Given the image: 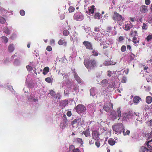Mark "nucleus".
Returning a JSON list of instances; mask_svg holds the SVG:
<instances>
[{"label": "nucleus", "instance_id": "f257e3e1", "mask_svg": "<svg viewBox=\"0 0 152 152\" xmlns=\"http://www.w3.org/2000/svg\"><path fill=\"white\" fill-rule=\"evenodd\" d=\"M84 63L86 67L90 69L94 68L96 66V61L94 59H91L88 61L87 60H84Z\"/></svg>", "mask_w": 152, "mask_h": 152}, {"label": "nucleus", "instance_id": "f03ea898", "mask_svg": "<svg viewBox=\"0 0 152 152\" xmlns=\"http://www.w3.org/2000/svg\"><path fill=\"white\" fill-rule=\"evenodd\" d=\"M124 128V126L122 123H117L113 126V129L114 131L115 132V134H121Z\"/></svg>", "mask_w": 152, "mask_h": 152}, {"label": "nucleus", "instance_id": "7ed1b4c3", "mask_svg": "<svg viewBox=\"0 0 152 152\" xmlns=\"http://www.w3.org/2000/svg\"><path fill=\"white\" fill-rule=\"evenodd\" d=\"M75 109L77 112L79 114L85 112L86 110V108L82 104L78 105Z\"/></svg>", "mask_w": 152, "mask_h": 152}, {"label": "nucleus", "instance_id": "20e7f679", "mask_svg": "<svg viewBox=\"0 0 152 152\" xmlns=\"http://www.w3.org/2000/svg\"><path fill=\"white\" fill-rule=\"evenodd\" d=\"M50 94L51 95L53 96V100L55 101V102H57L58 100L60 99L61 96L59 94H56V93L53 91L51 90L50 91Z\"/></svg>", "mask_w": 152, "mask_h": 152}, {"label": "nucleus", "instance_id": "39448f33", "mask_svg": "<svg viewBox=\"0 0 152 152\" xmlns=\"http://www.w3.org/2000/svg\"><path fill=\"white\" fill-rule=\"evenodd\" d=\"M84 124V121L83 119L81 118H77L74 120L72 122V124H76L77 125L80 126Z\"/></svg>", "mask_w": 152, "mask_h": 152}, {"label": "nucleus", "instance_id": "423d86ee", "mask_svg": "<svg viewBox=\"0 0 152 152\" xmlns=\"http://www.w3.org/2000/svg\"><path fill=\"white\" fill-rule=\"evenodd\" d=\"M73 18L75 20L80 21L84 19V16L80 13L77 12L74 15Z\"/></svg>", "mask_w": 152, "mask_h": 152}, {"label": "nucleus", "instance_id": "0eeeda50", "mask_svg": "<svg viewBox=\"0 0 152 152\" xmlns=\"http://www.w3.org/2000/svg\"><path fill=\"white\" fill-rule=\"evenodd\" d=\"M113 107V104L109 103L104 105V109L106 112H108L110 110L112 109Z\"/></svg>", "mask_w": 152, "mask_h": 152}, {"label": "nucleus", "instance_id": "6e6552de", "mask_svg": "<svg viewBox=\"0 0 152 152\" xmlns=\"http://www.w3.org/2000/svg\"><path fill=\"white\" fill-rule=\"evenodd\" d=\"M63 118L64 119L63 121L61 123L60 126V128L63 130L66 127V116L65 114H64Z\"/></svg>", "mask_w": 152, "mask_h": 152}, {"label": "nucleus", "instance_id": "1a4fd4ad", "mask_svg": "<svg viewBox=\"0 0 152 152\" xmlns=\"http://www.w3.org/2000/svg\"><path fill=\"white\" fill-rule=\"evenodd\" d=\"M113 18L115 20L119 21L122 19L121 16L118 13L116 12H114L113 15Z\"/></svg>", "mask_w": 152, "mask_h": 152}, {"label": "nucleus", "instance_id": "9d476101", "mask_svg": "<svg viewBox=\"0 0 152 152\" xmlns=\"http://www.w3.org/2000/svg\"><path fill=\"white\" fill-rule=\"evenodd\" d=\"M148 6L145 5H143L140 7V11L142 13H146L148 11Z\"/></svg>", "mask_w": 152, "mask_h": 152}, {"label": "nucleus", "instance_id": "9b49d317", "mask_svg": "<svg viewBox=\"0 0 152 152\" xmlns=\"http://www.w3.org/2000/svg\"><path fill=\"white\" fill-rule=\"evenodd\" d=\"M63 80L61 84V87L65 89L66 88V75L64 76Z\"/></svg>", "mask_w": 152, "mask_h": 152}, {"label": "nucleus", "instance_id": "f8f14e48", "mask_svg": "<svg viewBox=\"0 0 152 152\" xmlns=\"http://www.w3.org/2000/svg\"><path fill=\"white\" fill-rule=\"evenodd\" d=\"M131 116L129 113H126L123 114L122 120L123 121H127L128 120Z\"/></svg>", "mask_w": 152, "mask_h": 152}, {"label": "nucleus", "instance_id": "ddd939ff", "mask_svg": "<svg viewBox=\"0 0 152 152\" xmlns=\"http://www.w3.org/2000/svg\"><path fill=\"white\" fill-rule=\"evenodd\" d=\"M83 44L84 45L86 48L89 49H92L91 44L88 41H84L83 43Z\"/></svg>", "mask_w": 152, "mask_h": 152}, {"label": "nucleus", "instance_id": "4468645a", "mask_svg": "<svg viewBox=\"0 0 152 152\" xmlns=\"http://www.w3.org/2000/svg\"><path fill=\"white\" fill-rule=\"evenodd\" d=\"M72 72L73 73V75L74 76V77L76 80L77 82L78 83H81L82 82V80L76 73L75 70H74Z\"/></svg>", "mask_w": 152, "mask_h": 152}, {"label": "nucleus", "instance_id": "2eb2a0df", "mask_svg": "<svg viewBox=\"0 0 152 152\" xmlns=\"http://www.w3.org/2000/svg\"><path fill=\"white\" fill-rule=\"evenodd\" d=\"M151 150L150 149H148L145 147L142 146L140 148L139 151L140 152H152Z\"/></svg>", "mask_w": 152, "mask_h": 152}, {"label": "nucleus", "instance_id": "dca6fc26", "mask_svg": "<svg viewBox=\"0 0 152 152\" xmlns=\"http://www.w3.org/2000/svg\"><path fill=\"white\" fill-rule=\"evenodd\" d=\"M15 49V46L13 44H10L8 47V50L10 53L13 52Z\"/></svg>", "mask_w": 152, "mask_h": 152}, {"label": "nucleus", "instance_id": "f3484780", "mask_svg": "<svg viewBox=\"0 0 152 152\" xmlns=\"http://www.w3.org/2000/svg\"><path fill=\"white\" fill-rule=\"evenodd\" d=\"M28 100L31 102H38V99H36L34 96L30 95L28 96Z\"/></svg>", "mask_w": 152, "mask_h": 152}, {"label": "nucleus", "instance_id": "a211bd4d", "mask_svg": "<svg viewBox=\"0 0 152 152\" xmlns=\"http://www.w3.org/2000/svg\"><path fill=\"white\" fill-rule=\"evenodd\" d=\"M93 138L95 140H98L99 137V134L97 131H94L92 133Z\"/></svg>", "mask_w": 152, "mask_h": 152}, {"label": "nucleus", "instance_id": "6ab92c4d", "mask_svg": "<svg viewBox=\"0 0 152 152\" xmlns=\"http://www.w3.org/2000/svg\"><path fill=\"white\" fill-rule=\"evenodd\" d=\"M117 117L118 116L114 111L111 112L110 117L112 120H114L117 118Z\"/></svg>", "mask_w": 152, "mask_h": 152}, {"label": "nucleus", "instance_id": "aec40b11", "mask_svg": "<svg viewBox=\"0 0 152 152\" xmlns=\"http://www.w3.org/2000/svg\"><path fill=\"white\" fill-rule=\"evenodd\" d=\"M12 28L11 26L9 27H5L4 28V32L8 35L10 34V30Z\"/></svg>", "mask_w": 152, "mask_h": 152}, {"label": "nucleus", "instance_id": "412c9836", "mask_svg": "<svg viewBox=\"0 0 152 152\" xmlns=\"http://www.w3.org/2000/svg\"><path fill=\"white\" fill-rule=\"evenodd\" d=\"M65 37H63L62 38V39H60L58 41V44L59 45H62L63 44L64 42L65 43H66V42L65 40Z\"/></svg>", "mask_w": 152, "mask_h": 152}, {"label": "nucleus", "instance_id": "4be33fe9", "mask_svg": "<svg viewBox=\"0 0 152 152\" xmlns=\"http://www.w3.org/2000/svg\"><path fill=\"white\" fill-rule=\"evenodd\" d=\"M141 108L143 110L146 111L149 109V107L148 105L145 104L141 106Z\"/></svg>", "mask_w": 152, "mask_h": 152}, {"label": "nucleus", "instance_id": "5701e85b", "mask_svg": "<svg viewBox=\"0 0 152 152\" xmlns=\"http://www.w3.org/2000/svg\"><path fill=\"white\" fill-rule=\"evenodd\" d=\"M96 93V92L94 88H92L90 90V94L91 95L94 96L95 95Z\"/></svg>", "mask_w": 152, "mask_h": 152}, {"label": "nucleus", "instance_id": "b1692460", "mask_svg": "<svg viewBox=\"0 0 152 152\" xmlns=\"http://www.w3.org/2000/svg\"><path fill=\"white\" fill-rule=\"evenodd\" d=\"M152 101V97L150 96H148L146 98V102L148 104H150Z\"/></svg>", "mask_w": 152, "mask_h": 152}, {"label": "nucleus", "instance_id": "393cba45", "mask_svg": "<svg viewBox=\"0 0 152 152\" xmlns=\"http://www.w3.org/2000/svg\"><path fill=\"white\" fill-rule=\"evenodd\" d=\"M73 85V82L72 81L68 80L67 82V87L69 89H71L72 87V85Z\"/></svg>", "mask_w": 152, "mask_h": 152}, {"label": "nucleus", "instance_id": "a878e982", "mask_svg": "<svg viewBox=\"0 0 152 152\" xmlns=\"http://www.w3.org/2000/svg\"><path fill=\"white\" fill-rule=\"evenodd\" d=\"M141 100V99L139 96H136L133 98V102L134 103L137 104L139 102V101Z\"/></svg>", "mask_w": 152, "mask_h": 152}, {"label": "nucleus", "instance_id": "bb28decb", "mask_svg": "<svg viewBox=\"0 0 152 152\" xmlns=\"http://www.w3.org/2000/svg\"><path fill=\"white\" fill-rule=\"evenodd\" d=\"M94 5L91 6V7H88V10L89 13L93 14L94 12Z\"/></svg>", "mask_w": 152, "mask_h": 152}, {"label": "nucleus", "instance_id": "cd10ccee", "mask_svg": "<svg viewBox=\"0 0 152 152\" xmlns=\"http://www.w3.org/2000/svg\"><path fill=\"white\" fill-rule=\"evenodd\" d=\"M108 143L111 145H113L115 143V140L112 138L109 139L108 140Z\"/></svg>", "mask_w": 152, "mask_h": 152}, {"label": "nucleus", "instance_id": "c85d7f7f", "mask_svg": "<svg viewBox=\"0 0 152 152\" xmlns=\"http://www.w3.org/2000/svg\"><path fill=\"white\" fill-rule=\"evenodd\" d=\"M108 83V80L106 79L103 80L101 82V85L103 86H107Z\"/></svg>", "mask_w": 152, "mask_h": 152}, {"label": "nucleus", "instance_id": "c756f323", "mask_svg": "<svg viewBox=\"0 0 152 152\" xmlns=\"http://www.w3.org/2000/svg\"><path fill=\"white\" fill-rule=\"evenodd\" d=\"M49 68L48 67H46L44 68L43 69V74L44 75H45L48 73L49 72Z\"/></svg>", "mask_w": 152, "mask_h": 152}, {"label": "nucleus", "instance_id": "7c9ffc66", "mask_svg": "<svg viewBox=\"0 0 152 152\" xmlns=\"http://www.w3.org/2000/svg\"><path fill=\"white\" fill-rule=\"evenodd\" d=\"M8 12V11L5 9L1 7H0V12L2 14L7 13Z\"/></svg>", "mask_w": 152, "mask_h": 152}, {"label": "nucleus", "instance_id": "2f4dec72", "mask_svg": "<svg viewBox=\"0 0 152 152\" xmlns=\"http://www.w3.org/2000/svg\"><path fill=\"white\" fill-rule=\"evenodd\" d=\"M152 139L148 141L146 143V145L147 147L150 149V148L152 147Z\"/></svg>", "mask_w": 152, "mask_h": 152}, {"label": "nucleus", "instance_id": "473e14b6", "mask_svg": "<svg viewBox=\"0 0 152 152\" xmlns=\"http://www.w3.org/2000/svg\"><path fill=\"white\" fill-rule=\"evenodd\" d=\"M130 133V131L129 130H127L125 131V127L124 128V129L123 130V133L124 135V136L129 135V134Z\"/></svg>", "mask_w": 152, "mask_h": 152}, {"label": "nucleus", "instance_id": "72a5a7b5", "mask_svg": "<svg viewBox=\"0 0 152 152\" xmlns=\"http://www.w3.org/2000/svg\"><path fill=\"white\" fill-rule=\"evenodd\" d=\"M6 22V20L3 17L0 16V23L4 24Z\"/></svg>", "mask_w": 152, "mask_h": 152}, {"label": "nucleus", "instance_id": "f704fd0d", "mask_svg": "<svg viewBox=\"0 0 152 152\" xmlns=\"http://www.w3.org/2000/svg\"><path fill=\"white\" fill-rule=\"evenodd\" d=\"M132 27V26L130 24L126 25L124 27V29L126 31H129Z\"/></svg>", "mask_w": 152, "mask_h": 152}, {"label": "nucleus", "instance_id": "c9c22d12", "mask_svg": "<svg viewBox=\"0 0 152 152\" xmlns=\"http://www.w3.org/2000/svg\"><path fill=\"white\" fill-rule=\"evenodd\" d=\"M1 40L3 42L7 43L8 41V38L5 36H2L1 37Z\"/></svg>", "mask_w": 152, "mask_h": 152}, {"label": "nucleus", "instance_id": "e433bc0d", "mask_svg": "<svg viewBox=\"0 0 152 152\" xmlns=\"http://www.w3.org/2000/svg\"><path fill=\"white\" fill-rule=\"evenodd\" d=\"M109 86L111 88H116V86L115 84V82H110V83H109Z\"/></svg>", "mask_w": 152, "mask_h": 152}, {"label": "nucleus", "instance_id": "4c0bfd02", "mask_svg": "<svg viewBox=\"0 0 152 152\" xmlns=\"http://www.w3.org/2000/svg\"><path fill=\"white\" fill-rule=\"evenodd\" d=\"M83 133H84V134L86 137L89 136L90 135L89 131L88 130H86L85 131H84Z\"/></svg>", "mask_w": 152, "mask_h": 152}, {"label": "nucleus", "instance_id": "58836bf2", "mask_svg": "<svg viewBox=\"0 0 152 152\" xmlns=\"http://www.w3.org/2000/svg\"><path fill=\"white\" fill-rule=\"evenodd\" d=\"M75 10V8L72 6L69 7L68 8V11L69 13L72 12L74 11Z\"/></svg>", "mask_w": 152, "mask_h": 152}, {"label": "nucleus", "instance_id": "ea45409f", "mask_svg": "<svg viewBox=\"0 0 152 152\" xmlns=\"http://www.w3.org/2000/svg\"><path fill=\"white\" fill-rule=\"evenodd\" d=\"M116 112L117 113V116L119 118V119L120 117H121V111L120 110V108H117Z\"/></svg>", "mask_w": 152, "mask_h": 152}, {"label": "nucleus", "instance_id": "a19ab883", "mask_svg": "<svg viewBox=\"0 0 152 152\" xmlns=\"http://www.w3.org/2000/svg\"><path fill=\"white\" fill-rule=\"evenodd\" d=\"M7 88L8 89L10 90L12 93H13L14 94H15V91H14L12 86H7Z\"/></svg>", "mask_w": 152, "mask_h": 152}, {"label": "nucleus", "instance_id": "79ce46f5", "mask_svg": "<svg viewBox=\"0 0 152 152\" xmlns=\"http://www.w3.org/2000/svg\"><path fill=\"white\" fill-rule=\"evenodd\" d=\"M45 80L46 82L49 83H51L53 81V79L50 77L46 78Z\"/></svg>", "mask_w": 152, "mask_h": 152}, {"label": "nucleus", "instance_id": "37998d69", "mask_svg": "<svg viewBox=\"0 0 152 152\" xmlns=\"http://www.w3.org/2000/svg\"><path fill=\"white\" fill-rule=\"evenodd\" d=\"M92 53H93L92 55L94 56H97L98 55V52L97 50H93Z\"/></svg>", "mask_w": 152, "mask_h": 152}, {"label": "nucleus", "instance_id": "c03bdc74", "mask_svg": "<svg viewBox=\"0 0 152 152\" xmlns=\"http://www.w3.org/2000/svg\"><path fill=\"white\" fill-rule=\"evenodd\" d=\"M75 149V147L73 145H71L70 146L69 148L70 152H72Z\"/></svg>", "mask_w": 152, "mask_h": 152}, {"label": "nucleus", "instance_id": "a18cd8bd", "mask_svg": "<svg viewBox=\"0 0 152 152\" xmlns=\"http://www.w3.org/2000/svg\"><path fill=\"white\" fill-rule=\"evenodd\" d=\"M152 39V35H149L146 38L148 42L151 41Z\"/></svg>", "mask_w": 152, "mask_h": 152}, {"label": "nucleus", "instance_id": "49530a36", "mask_svg": "<svg viewBox=\"0 0 152 152\" xmlns=\"http://www.w3.org/2000/svg\"><path fill=\"white\" fill-rule=\"evenodd\" d=\"M77 141L78 142L80 143L81 145H82L83 143V141L82 139L81 138H77Z\"/></svg>", "mask_w": 152, "mask_h": 152}, {"label": "nucleus", "instance_id": "de8ad7c7", "mask_svg": "<svg viewBox=\"0 0 152 152\" xmlns=\"http://www.w3.org/2000/svg\"><path fill=\"white\" fill-rule=\"evenodd\" d=\"M94 17L95 18L99 19L100 18L99 13H96Z\"/></svg>", "mask_w": 152, "mask_h": 152}, {"label": "nucleus", "instance_id": "09e8293b", "mask_svg": "<svg viewBox=\"0 0 152 152\" xmlns=\"http://www.w3.org/2000/svg\"><path fill=\"white\" fill-rule=\"evenodd\" d=\"M31 76L30 75H28L27 77L26 80V83H28L29 81L31 80Z\"/></svg>", "mask_w": 152, "mask_h": 152}, {"label": "nucleus", "instance_id": "8fccbe9b", "mask_svg": "<svg viewBox=\"0 0 152 152\" xmlns=\"http://www.w3.org/2000/svg\"><path fill=\"white\" fill-rule=\"evenodd\" d=\"M112 63V62L108 61H106L104 62V64L106 66H108L111 65Z\"/></svg>", "mask_w": 152, "mask_h": 152}, {"label": "nucleus", "instance_id": "3c124183", "mask_svg": "<svg viewBox=\"0 0 152 152\" xmlns=\"http://www.w3.org/2000/svg\"><path fill=\"white\" fill-rule=\"evenodd\" d=\"M17 34L15 33H14L12 34L11 37V38L12 39H14L15 38L17 37Z\"/></svg>", "mask_w": 152, "mask_h": 152}, {"label": "nucleus", "instance_id": "603ef678", "mask_svg": "<svg viewBox=\"0 0 152 152\" xmlns=\"http://www.w3.org/2000/svg\"><path fill=\"white\" fill-rule=\"evenodd\" d=\"M20 13L21 16H24L25 15V12L23 10H20Z\"/></svg>", "mask_w": 152, "mask_h": 152}, {"label": "nucleus", "instance_id": "864d4df0", "mask_svg": "<svg viewBox=\"0 0 152 152\" xmlns=\"http://www.w3.org/2000/svg\"><path fill=\"white\" fill-rule=\"evenodd\" d=\"M137 31H134V32L131 31V35L132 36H135L137 34Z\"/></svg>", "mask_w": 152, "mask_h": 152}, {"label": "nucleus", "instance_id": "5fc2aeb1", "mask_svg": "<svg viewBox=\"0 0 152 152\" xmlns=\"http://www.w3.org/2000/svg\"><path fill=\"white\" fill-rule=\"evenodd\" d=\"M126 47L124 45H123L121 47V51L124 52L126 51Z\"/></svg>", "mask_w": 152, "mask_h": 152}, {"label": "nucleus", "instance_id": "6e6d98bb", "mask_svg": "<svg viewBox=\"0 0 152 152\" xmlns=\"http://www.w3.org/2000/svg\"><path fill=\"white\" fill-rule=\"evenodd\" d=\"M107 74L108 76L110 77L113 74V73L111 71L109 70L107 72Z\"/></svg>", "mask_w": 152, "mask_h": 152}, {"label": "nucleus", "instance_id": "4d7b16f0", "mask_svg": "<svg viewBox=\"0 0 152 152\" xmlns=\"http://www.w3.org/2000/svg\"><path fill=\"white\" fill-rule=\"evenodd\" d=\"M26 68L29 71H31L33 69V68L29 65L27 66Z\"/></svg>", "mask_w": 152, "mask_h": 152}, {"label": "nucleus", "instance_id": "13d9d810", "mask_svg": "<svg viewBox=\"0 0 152 152\" xmlns=\"http://www.w3.org/2000/svg\"><path fill=\"white\" fill-rule=\"evenodd\" d=\"M95 39L98 41H100L102 40V38L100 37H99L97 35L96 37L95 38Z\"/></svg>", "mask_w": 152, "mask_h": 152}, {"label": "nucleus", "instance_id": "bf43d9fd", "mask_svg": "<svg viewBox=\"0 0 152 152\" xmlns=\"http://www.w3.org/2000/svg\"><path fill=\"white\" fill-rule=\"evenodd\" d=\"M148 125L149 126H152V119L151 120L149 121H148Z\"/></svg>", "mask_w": 152, "mask_h": 152}, {"label": "nucleus", "instance_id": "052dcab7", "mask_svg": "<svg viewBox=\"0 0 152 152\" xmlns=\"http://www.w3.org/2000/svg\"><path fill=\"white\" fill-rule=\"evenodd\" d=\"M50 44L51 45H54L55 44V40L53 39H52L50 41Z\"/></svg>", "mask_w": 152, "mask_h": 152}, {"label": "nucleus", "instance_id": "680f3d73", "mask_svg": "<svg viewBox=\"0 0 152 152\" xmlns=\"http://www.w3.org/2000/svg\"><path fill=\"white\" fill-rule=\"evenodd\" d=\"M9 59L8 58H6L3 61V63L4 64H6L9 61Z\"/></svg>", "mask_w": 152, "mask_h": 152}, {"label": "nucleus", "instance_id": "e2e57ef3", "mask_svg": "<svg viewBox=\"0 0 152 152\" xmlns=\"http://www.w3.org/2000/svg\"><path fill=\"white\" fill-rule=\"evenodd\" d=\"M46 50L49 51H50L52 50V48L50 46H48L47 47Z\"/></svg>", "mask_w": 152, "mask_h": 152}, {"label": "nucleus", "instance_id": "0e129e2a", "mask_svg": "<svg viewBox=\"0 0 152 152\" xmlns=\"http://www.w3.org/2000/svg\"><path fill=\"white\" fill-rule=\"evenodd\" d=\"M145 4L148 5L150 4L151 1L150 0H145Z\"/></svg>", "mask_w": 152, "mask_h": 152}, {"label": "nucleus", "instance_id": "69168bd1", "mask_svg": "<svg viewBox=\"0 0 152 152\" xmlns=\"http://www.w3.org/2000/svg\"><path fill=\"white\" fill-rule=\"evenodd\" d=\"M146 26H147L146 25L145 23H143V26L142 27V28L143 29L146 30L147 29Z\"/></svg>", "mask_w": 152, "mask_h": 152}, {"label": "nucleus", "instance_id": "338daca9", "mask_svg": "<svg viewBox=\"0 0 152 152\" xmlns=\"http://www.w3.org/2000/svg\"><path fill=\"white\" fill-rule=\"evenodd\" d=\"M126 80V77H123L122 78V82L123 83H125Z\"/></svg>", "mask_w": 152, "mask_h": 152}, {"label": "nucleus", "instance_id": "774afa93", "mask_svg": "<svg viewBox=\"0 0 152 152\" xmlns=\"http://www.w3.org/2000/svg\"><path fill=\"white\" fill-rule=\"evenodd\" d=\"M99 28H100L99 27H95L94 28V31H95L96 32H98L100 30Z\"/></svg>", "mask_w": 152, "mask_h": 152}]
</instances>
